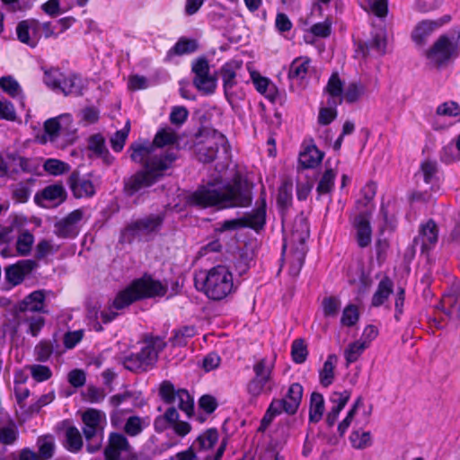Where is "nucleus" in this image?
<instances>
[{"label": "nucleus", "instance_id": "obj_1", "mask_svg": "<svg viewBox=\"0 0 460 460\" xmlns=\"http://www.w3.org/2000/svg\"><path fill=\"white\" fill-rule=\"evenodd\" d=\"M128 151L131 152V160L142 164L143 168L123 180V190L128 197H132L161 181L173 164L172 153L166 155L165 159L159 160L149 144H131Z\"/></svg>", "mask_w": 460, "mask_h": 460}, {"label": "nucleus", "instance_id": "obj_2", "mask_svg": "<svg viewBox=\"0 0 460 460\" xmlns=\"http://www.w3.org/2000/svg\"><path fill=\"white\" fill-rule=\"evenodd\" d=\"M251 189L240 179L221 187L208 183L199 187L190 197L192 205L200 208L217 207L218 208H245L252 204Z\"/></svg>", "mask_w": 460, "mask_h": 460}, {"label": "nucleus", "instance_id": "obj_3", "mask_svg": "<svg viewBox=\"0 0 460 460\" xmlns=\"http://www.w3.org/2000/svg\"><path fill=\"white\" fill-rule=\"evenodd\" d=\"M166 291V285L146 274L142 278L134 280L125 289L119 291L108 310L101 312L102 323H109L118 316V313L114 309H124L135 301L142 298L164 296Z\"/></svg>", "mask_w": 460, "mask_h": 460}, {"label": "nucleus", "instance_id": "obj_4", "mask_svg": "<svg viewBox=\"0 0 460 460\" xmlns=\"http://www.w3.org/2000/svg\"><path fill=\"white\" fill-rule=\"evenodd\" d=\"M195 286L209 299L219 301L234 290L233 275L223 265H217L195 277Z\"/></svg>", "mask_w": 460, "mask_h": 460}, {"label": "nucleus", "instance_id": "obj_5", "mask_svg": "<svg viewBox=\"0 0 460 460\" xmlns=\"http://www.w3.org/2000/svg\"><path fill=\"white\" fill-rule=\"evenodd\" d=\"M45 292L36 290L21 301L14 314V321L17 326L27 325V332L36 337L45 325V319L41 313H45Z\"/></svg>", "mask_w": 460, "mask_h": 460}, {"label": "nucleus", "instance_id": "obj_6", "mask_svg": "<svg viewBox=\"0 0 460 460\" xmlns=\"http://www.w3.org/2000/svg\"><path fill=\"white\" fill-rule=\"evenodd\" d=\"M166 342L159 336H147L144 346L137 353L124 356L120 362L124 367L132 372H146L157 361L158 354L165 348Z\"/></svg>", "mask_w": 460, "mask_h": 460}, {"label": "nucleus", "instance_id": "obj_7", "mask_svg": "<svg viewBox=\"0 0 460 460\" xmlns=\"http://www.w3.org/2000/svg\"><path fill=\"white\" fill-rule=\"evenodd\" d=\"M230 146L226 137L217 130H208L203 135V139L196 146L198 159L204 163H211L216 159L227 161Z\"/></svg>", "mask_w": 460, "mask_h": 460}, {"label": "nucleus", "instance_id": "obj_8", "mask_svg": "<svg viewBox=\"0 0 460 460\" xmlns=\"http://www.w3.org/2000/svg\"><path fill=\"white\" fill-rule=\"evenodd\" d=\"M266 223V199L260 198V204H257L255 209L246 213L243 217L226 220L222 222L220 229L222 231H233L243 227H250L256 231L262 229Z\"/></svg>", "mask_w": 460, "mask_h": 460}, {"label": "nucleus", "instance_id": "obj_9", "mask_svg": "<svg viewBox=\"0 0 460 460\" xmlns=\"http://www.w3.org/2000/svg\"><path fill=\"white\" fill-rule=\"evenodd\" d=\"M274 362L267 358L258 360L252 367L254 376L247 385V391L252 396L257 397L266 390L270 392V384L272 380Z\"/></svg>", "mask_w": 460, "mask_h": 460}, {"label": "nucleus", "instance_id": "obj_10", "mask_svg": "<svg viewBox=\"0 0 460 460\" xmlns=\"http://www.w3.org/2000/svg\"><path fill=\"white\" fill-rule=\"evenodd\" d=\"M191 72L194 74L192 84L199 92L204 95H210L216 92L217 80L210 74V66L205 57L192 62Z\"/></svg>", "mask_w": 460, "mask_h": 460}, {"label": "nucleus", "instance_id": "obj_11", "mask_svg": "<svg viewBox=\"0 0 460 460\" xmlns=\"http://www.w3.org/2000/svg\"><path fill=\"white\" fill-rule=\"evenodd\" d=\"M159 395L168 404L176 403L178 408L190 417L194 411V401L185 389L176 390L169 381H164L159 389Z\"/></svg>", "mask_w": 460, "mask_h": 460}, {"label": "nucleus", "instance_id": "obj_12", "mask_svg": "<svg viewBox=\"0 0 460 460\" xmlns=\"http://www.w3.org/2000/svg\"><path fill=\"white\" fill-rule=\"evenodd\" d=\"M176 140H177V137H176L175 132L172 129L163 128L156 133L153 142L137 141V142H134L133 144H140V145L149 144V145H151L152 151L154 152V154H155L159 157V160L165 159L166 155H168L169 153H172V155L174 156V158H173V162H174L177 158V150L173 147H169L166 150H164L163 147L175 143Z\"/></svg>", "mask_w": 460, "mask_h": 460}, {"label": "nucleus", "instance_id": "obj_13", "mask_svg": "<svg viewBox=\"0 0 460 460\" xmlns=\"http://www.w3.org/2000/svg\"><path fill=\"white\" fill-rule=\"evenodd\" d=\"M303 397V386L299 383H293L285 396L282 399H274L271 402L273 410H280L289 415H294L301 403Z\"/></svg>", "mask_w": 460, "mask_h": 460}, {"label": "nucleus", "instance_id": "obj_14", "mask_svg": "<svg viewBox=\"0 0 460 460\" xmlns=\"http://www.w3.org/2000/svg\"><path fill=\"white\" fill-rule=\"evenodd\" d=\"M438 240V228L434 220L429 219L420 225L419 234L413 239V247H419L421 252L433 248Z\"/></svg>", "mask_w": 460, "mask_h": 460}, {"label": "nucleus", "instance_id": "obj_15", "mask_svg": "<svg viewBox=\"0 0 460 460\" xmlns=\"http://www.w3.org/2000/svg\"><path fill=\"white\" fill-rule=\"evenodd\" d=\"M451 21V15L446 14L437 20H423L414 28L411 38L419 45H423L428 38L437 30Z\"/></svg>", "mask_w": 460, "mask_h": 460}, {"label": "nucleus", "instance_id": "obj_16", "mask_svg": "<svg viewBox=\"0 0 460 460\" xmlns=\"http://www.w3.org/2000/svg\"><path fill=\"white\" fill-rule=\"evenodd\" d=\"M83 218V211L75 209L55 224V234L61 238H75L79 234L78 224Z\"/></svg>", "mask_w": 460, "mask_h": 460}, {"label": "nucleus", "instance_id": "obj_17", "mask_svg": "<svg viewBox=\"0 0 460 460\" xmlns=\"http://www.w3.org/2000/svg\"><path fill=\"white\" fill-rule=\"evenodd\" d=\"M131 447L128 438L122 433L111 432L109 435L108 444L104 448L106 460H121L123 454L129 453Z\"/></svg>", "mask_w": 460, "mask_h": 460}, {"label": "nucleus", "instance_id": "obj_18", "mask_svg": "<svg viewBox=\"0 0 460 460\" xmlns=\"http://www.w3.org/2000/svg\"><path fill=\"white\" fill-rule=\"evenodd\" d=\"M66 198V191L62 184L55 183L45 187L41 191H39L34 196L36 204L41 207H48L49 205H59L65 201Z\"/></svg>", "mask_w": 460, "mask_h": 460}, {"label": "nucleus", "instance_id": "obj_19", "mask_svg": "<svg viewBox=\"0 0 460 460\" xmlns=\"http://www.w3.org/2000/svg\"><path fill=\"white\" fill-rule=\"evenodd\" d=\"M164 217L162 214L150 215L129 224L125 231L132 235H142L153 233L160 228Z\"/></svg>", "mask_w": 460, "mask_h": 460}, {"label": "nucleus", "instance_id": "obj_20", "mask_svg": "<svg viewBox=\"0 0 460 460\" xmlns=\"http://www.w3.org/2000/svg\"><path fill=\"white\" fill-rule=\"evenodd\" d=\"M9 159L12 161V173H28L34 176L41 175V162L39 157H25L17 155H11Z\"/></svg>", "mask_w": 460, "mask_h": 460}, {"label": "nucleus", "instance_id": "obj_21", "mask_svg": "<svg viewBox=\"0 0 460 460\" xmlns=\"http://www.w3.org/2000/svg\"><path fill=\"white\" fill-rule=\"evenodd\" d=\"M35 266L36 263L32 260L19 261L4 269L5 279L12 286H17L23 281L25 276L30 274Z\"/></svg>", "mask_w": 460, "mask_h": 460}, {"label": "nucleus", "instance_id": "obj_22", "mask_svg": "<svg viewBox=\"0 0 460 460\" xmlns=\"http://www.w3.org/2000/svg\"><path fill=\"white\" fill-rule=\"evenodd\" d=\"M68 185L76 199L89 198L95 194L93 181L85 176H81L76 171L70 174Z\"/></svg>", "mask_w": 460, "mask_h": 460}, {"label": "nucleus", "instance_id": "obj_23", "mask_svg": "<svg viewBox=\"0 0 460 460\" xmlns=\"http://www.w3.org/2000/svg\"><path fill=\"white\" fill-rule=\"evenodd\" d=\"M242 61L230 60L220 68V75L223 80L224 93L228 101L232 98L233 88L237 84L236 76L238 70L241 69Z\"/></svg>", "mask_w": 460, "mask_h": 460}, {"label": "nucleus", "instance_id": "obj_24", "mask_svg": "<svg viewBox=\"0 0 460 460\" xmlns=\"http://www.w3.org/2000/svg\"><path fill=\"white\" fill-rule=\"evenodd\" d=\"M73 122L70 114H62L55 118L49 119L44 123V131L50 142H54L63 133L69 130Z\"/></svg>", "mask_w": 460, "mask_h": 460}, {"label": "nucleus", "instance_id": "obj_25", "mask_svg": "<svg viewBox=\"0 0 460 460\" xmlns=\"http://www.w3.org/2000/svg\"><path fill=\"white\" fill-rule=\"evenodd\" d=\"M356 228V239L360 248L368 246L372 240V229L369 223V214L362 212L354 219Z\"/></svg>", "mask_w": 460, "mask_h": 460}, {"label": "nucleus", "instance_id": "obj_26", "mask_svg": "<svg viewBox=\"0 0 460 460\" xmlns=\"http://www.w3.org/2000/svg\"><path fill=\"white\" fill-rule=\"evenodd\" d=\"M360 49L364 55L383 56L386 49V32L379 29L372 34V39L361 44Z\"/></svg>", "mask_w": 460, "mask_h": 460}, {"label": "nucleus", "instance_id": "obj_27", "mask_svg": "<svg viewBox=\"0 0 460 460\" xmlns=\"http://www.w3.org/2000/svg\"><path fill=\"white\" fill-rule=\"evenodd\" d=\"M64 350L56 338L52 340H42L34 348L36 360L47 362L52 354L61 355Z\"/></svg>", "mask_w": 460, "mask_h": 460}, {"label": "nucleus", "instance_id": "obj_28", "mask_svg": "<svg viewBox=\"0 0 460 460\" xmlns=\"http://www.w3.org/2000/svg\"><path fill=\"white\" fill-rule=\"evenodd\" d=\"M88 148L93 154L102 160V163L109 166L113 161L114 157L110 154L105 145V138L102 134L92 135L88 139Z\"/></svg>", "mask_w": 460, "mask_h": 460}, {"label": "nucleus", "instance_id": "obj_29", "mask_svg": "<svg viewBox=\"0 0 460 460\" xmlns=\"http://www.w3.org/2000/svg\"><path fill=\"white\" fill-rule=\"evenodd\" d=\"M35 182L36 179L31 177L11 184L9 189L12 199L17 203H26L32 193V187Z\"/></svg>", "mask_w": 460, "mask_h": 460}, {"label": "nucleus", "instance_id": "obj_30", "mask_svg": "<svg viewBox=\"0 0 460 460\" xmlns=\"http://www.w3.org/2000/svg\"><path fill=\"white\" fill-rule=\"evenodd\" d=\"M394 292L393 280L385 276L377 285V288L371 298V305L373 307H379L388 300L389 296Z\"/></svg>", "mask_w": 460, "mask_h": 460}, {"label": "nucleus", "instance_id": "obj_31", "mask_svg": "<svg viewBox=\"0 0 460 460\" xmlns=\"http://www.w3.org/2000/svg\"><path fill=\"white\" fill-rule=\"evenodd\" d=\"M84 87L85 84L81 76L69 74L64 75L59 91L65 95L80 96L83 94Z\"/></svg>", "mask_w": 460, "mask_h": 460}, {"label": "nucleus", "instance_id": "obj_32", "mask_svg": "<svg viewBox=\"0 0 460 460\" xmlns=\"http://www.w3.org/2000/svg\"><path fill=\"white\" fill-rule=\"evenodd\" d=\"M293 200V183L290 181H285L279 188V193L277 197V204L279 213L282 217L288 212V208L292 205Z\"/></svg>", "mask_w": 460, "mask_h": 460}, {"label": "nucleus", "instance_id": "obj_33", "mask_svg": "<svg viewBox=\"0 0 460 460\" xmlns=\"http://www.w3.org/2000/svg\"><path fill=\"white\" fill-rule=\"evenodd\" d=\"M323 155L315 146H311L300 154L299 163L303 168H314L322 162Z\"/></svg>", "mask_w": 460, "mask_h": 460}, {"label": "nucleus", "instance_id": "obj_34", "mask_svg": "<svg viewBox=\"0 0 460 460\" xmlns=\"http://www.w3.org/2000/svg\"><path fill=\"white\" fill-rule=\"evenodd\" d=\"M198 49L195 40L181 38L166 54V59L170 60L173 56H181L193 53Z\"/></svg>", "mask_w": 460, "mask_h": 460}, {"label": "nucleus", "instance_id": "obj_35", "mask_svg": "<svg viewBox=\"0 0 460 460\" xmlns=\"http://www.w3.org/2000/svg\"><path fill=\"white\" fill-rule=\"evenodd\" d=\"M337 356L334 354H330L323 363L322 369L319 371V380L320 384L324 386H330L334 381V369L337 363Z\"/></svg>", "mask_w": 460, "mask_h": 460}, {"label": "nucleus", "instance_id": "obj_36", "mask_svg": "<svg viewBox=\"0 0 460 460\" xmlns=\"http://www.w3.org/2000/svg\"><path fill=\"white\" fill-rule=\"evenodd\" d=\"M324 411V399L323 394L314 392L310 398L309 420L317 423L321 420Z\"/></svg>", "mask_w": 460, "mask_h": 460}, {"label": "nucleus", "instance_id": "obj_37", "mask_svg": "<svg viewBox=\"0 0 460 460\" xmlns=\"http://www.w3.org/2000/svg\"><path fill=\"white\" fill-rule=\"evenodd\" d=\"M310 58L300 57L293 60L289 66L288 77L290 79H304L310 67Z\"/></svg>", "mask_w": 460, "mask_h": 460}, {"label": "nucleus", "instance_id": "obj_38", "mask_svg": "<svg viewBox=\"0 0 460 460\" xmlns=\"http://www.w3.org/2000/svg\"><path fill=\"white\" fill-rule=\"evenodd\" d=\"M84 438L87 441V450L90 453H94L101 448L102 441V431L99 432V429L96 427H85L83 428Z\"/></svg>", "mask_w": 460, "mask_h": 460}, {"label": "nucleus", "instance_id": "obj_39", "mask_svg": "<svg viewBox=\"0 0 460 460\" xmlns=\"http://www.w3.org/2000/svg\"><path fill=\"white\" fill-rule=\"evenodd\" d=\"M38 22L34 20H25L20 22L16 27L18 40L31 47H35L36 42L31 39L30 31H35Z\"/></svg>", "mask_w": 460, "mask_h": 460}, {"label": "nucleus", "instance_id": "obj_40", "mask_svg": "<svg viewBox=\"0 0 460 460\" xmlns=\"http://www.w3.org/2000/svg\"><path fill=\"white\" fill-rule=\"evenodd\" d=\"M341 104V100H333L328 99L327 105L328 107H323L320 109L318 115V122L321 125H329L332 120H334L337 117V106Z\"/></svg>", "mask_w": 460, "mask_h": 460}, {"label": "nucleus", "instance_id": "obj_41", "mask_svg": "<svg viewBox=\"0 0 460 460\" xmlns=\"http://www.w3.org/2000/svg\"><path fill=\"white\" fill-rule=\"evenodd\" d=\"M343 82L341 80L338 73H333L328 80L324 92L328 93V99L343 101Z\"/></svg>", "mask_w": 460, "mask_h": 460}, {"label": "nucleus", "instance_id": "obj_42", "mask_svg": "<svg viewBox=\"0 0 460 460\" xmlns=\"http://www.w3.org/2000/svg\"><path fill=\"white\" fill-rule=\"evenodd\" d=\"M66 448L70 452L76 453L83 447V439L78 429L72 426L66 430Z\"/></svg>", "mask_w": 460, "mask_h": 460}, {"label": "nucleus", "instance_id": "obj_43", "mask_svg": "<svg viewBox=\"0 0 460 460\" xmlns=\"http://www.w3.org/2000/svg\"><path fill=\"white\" fill-rule=\"evenodd\" d=\"M37 445L39 447L38 456L40 460H49L54 456L56 446L51 436L39 438Z\"/></svg>", "mask_w": 460, "mask_h": 460}, {"label": "nucleus", "instance_id": "obj_44", "mask_svg": "<svg viewBox=\"0 0 460 460\" xmlns=\"http://www.w3.org/2000/svg\"><path fill=\"white\" fill-rule=\"evenodd\" d=\"M42 167L45 172L54 176L61 175L70 171V165L68 164L55 158L45 160Z\"/></svg>", "mask_w": 460, "mask_h": 460}, {"label": "nucleus", "instance_id": "obj_45", "mask_svg": "<svg viewBox=\"0 0 460 460\" xmlns=\"http://www.w3.org/2000/svg\"><path fill=\"white\" fill-rule=\"evenodd\" d=\"M146 423L139 416H130L127 419L123 430L129 437H137L146 428Z\"/></svg>", "mask_w": 460, "mask_h": 460}, {"label": "nucleus", "instance_id": "obj_46", "mask_svg": "<svg viewBox=\"0 0 460 460\" xmlns=\"http://www.w3.org/2000/svg\"><path fill=\"white\" fill-rule=\"evenodd\" d=\"M365 86L361 83H349L343 92L342 98L348 103H354L361 98L365 93Z\"/></svg>", "mask_w": 460, "mask_h": 460}, {"label": "nucleus", "instance_id": "obj_47", "mask_svg": "<svg viewBox=\"0 0 460 460\" xmlns=\"http://www.w3.org/2000/svg\"><path fill=\"white\" fill-rule=\"evenodd\" d=\"M367 348V343L361 342V340L350 343L344 351L347 365L356 362Z\"/></svg>", "mask_w": 460, "mask_h": 460}, {"label": "nucleus", "instance_id": "obj_48", "mask_svg": "<svg viewBox=\"0 0 460 460\" xmlns=\"http://www.w3.org/2000/svg\"><path fill=\"white\" fill-rule=\"evenodd\" d=\"M336 172L332 169H326L318 182L316 191L318 195L328 194L332 190Z\"/></svg>", "mask_w": 460, "mask_h": 460}, {"label": "nucleus", "instance_id": "obj_49", "mask_svg": "<svg viewBox=\"0 0 460 460\" xmlns=\"http://www.w3.org/2000/svg\"><path fill=\"white\" fill-rule=\"evenodd\" d=\"M64 74L58 68L45 70L43 81L46 85L54 91H59Z\"/></svg>", "mask_w": 460, "mask_h": 460}, {"label": "nucleus", "instance_id": "obj_50", "mask_svg": "<svg viewBox=\"0 0 460 460\" xmlns=\"http://www.w3.org/2000/svg\"><path fill=\"white\" fill-rule=\"evenodd\" d=\"M33 243V234H31L29 231H23L19 234L16 241L17 252L22 256L28 255L31 250Z\"/></svg>", "mask_w": 460, "mask_h": 460}, {"label": "nucleus", "instance_id": "obj_51", "mask_svg": "<svg viewBox=\"0 0 460 460\" xmlns=\"http://www.w3.org/2000/svg\"><path fill=\"white\" fill-rule=\"evenodd\" d=\"M129 130L130 124L129 121H127L125 127L122 129L116 131L111 137V146L115 152H120L123 149Z\"/></svg>", "mask_w": 460, "mask_h": 460}, {"label": "nucleus", "instance_id": "obj_52", "mask_svg": "<svg viewBox=\"0 0 460 460\" xmlns=\"http://www.w3.org/2000/svg\"><path fill=\"white\" fill-rule=\"evenodd\" d=\"M443 306L447 307L446 314L449 317L460 321V297L456 296L444 297Z\"/></svg>", "mask_w": 460, "mask_h": 460}, {"label": "nucleus", "instance_id": "obj_53", "mask_svg": "<svg viewBox=\"0 0 460 460\" xmlns=\"http://www.w3.org/2000/svg\"><path fill=\"white\" fill-rule=\"evenodd\" d=\"M307 348L302 339H296L293 341L291 347V355L293 360L297 364H302L307 358Z\"/></svg>", "mask_w": 460, "mask_h": 460}, {"label": "nucleus", "instance_id": "obj_54", "mask_svg": "<svg viewBox=\"0 0 460 460\" xmlns=\"http://www.w3.org/2000/svg\"><path fill=\"white\" fill-rule=\"evenodd\" d=\"M322 307L325 317H335L341 308V300L336 296L324 297Z\"/></svg>", "mask_w": 460, "mask_h": 460}, {"label": "nucleus", "instance_id": "obj_55", "mask_svg": "<svg viewBox=\"0 0 460 460\" xmlns=\"http://www.w3.org/2000/svg\"><path fill=\"white\" fill-rule=\"evenodd\" d=\"M218 439V433L217 429H208L203 434L199 435L196 442L200 449H208L211 448L217 441Z\"/></svg>", "mask_w": 460, "mask_h": 460}, {"label": "nucleus", "instance_id": "obj_56", "mask_svg": "<svg viewBox=\"0 0 460 460\" xmlns=\"http://www.w3.org/2000/svg\"><path fill=\"white\" fill-rule=\"evenodd\" d=\"M0 87L12 97H16L22 93L19 83L10 75L0 78Z\"/></svg>", "mask_w": 460, "mask_h": 460}, {"label": "nucleus", "instance_id": "obj_57", "mask_svg": "<svg viewBox=\"0 0 460 460\" xmlns=\"http://www.w3.org/2000/svg\"><path fill=\"white\" fill-rule=\"evenodd\" d=\"M358 319L359 313L357 305H349L343 309L341 323L344 326L351 327L358 323Z\"/></svg>", "mask_w": 460, "mask_h": 460}, {"label": "nucleus", "instance_id": "obj_58", "mask_svg": "<svg viewBox=\"0 0 460 460\" xmlns=\"http://www.w3.org/2000/svg\"><path fill=\"white\" fill-rule=\"evenodd\" d=\"M18 437V429L13 424L0 428V443L4 445H13L16 442Z\"/></svg>", "mask_w": 460, "mask_h": 460}, {"label": "nucleus", "instance_id": "obj_59", "mask_svg": "<svg viewBox=\"0 0 460 460\" xmlns=\"http://www.w3.org/2000/svg\"><path fill=\"white\" fill-rule=\"evenodd\" d=\"M439 159L442 163L449 164L460 160V153L456 150L453 143H449L444 146L440 150Z\"/></svg>", "mask_w": 460, "mask_h": 460}, {"label": "nucleus", "instance_id": "obj_60", "mask_svg": "<svg viewBox=\"0 0 460 460\" xmlns=\"http://www.w3.org/2000/svg\"><path fill=\"white\" fill-rule=\"evenodd\" d=\"M420 170L424 181L428 184L432 183L438 173V164L436 161L427 159L421 163Z\"/></svg>", "mask_w": 460, "mask_h": 460}, {"label": "nucleus", "instance_id": "obj_61", "mask_svg": "<svg viewBox=\"0 0 460 460\" xmlns=\"http://www.w3.org/2000/svg\"><path fill=\"white\" fill-rule=\"evenodd\" d=\"M353 447L358 449L365 448L371 444V436L369 432L354 431L349 437Z\"/></svg>", "mask_w": 460, "mask_h": 460}, {"label": "nucleus", "instance_id": "obj_62", "mask_svg": "<svg viewBox=\"0 0 460 460\" xmlns=\"http://www.w3.org/2000/svg\"><path fill=\"white\" fill-rule=\"evenodd\" d=\"M31 375L37 382H43L52 376L50 368L44 365H32L30 367Z\"/></svg>", "mask_w": 460, "mask_h": 460}, {"label": "nucleus", "instance_id": "obj_63", "mask_svg": "<svg viewBox=\"0 0 460 460\" xmlns=\"http://www.w3.org/2000/svg\"><path fill=\"white\" fill-rule=\"evenodd\" d=\"M0 119L13 121L16 119V111L13 103L5 99L0 100Z\"/></svg>", "mask_w": 460, "mask_h": 460}, {"label": "nucleus", "instance_id": "obj_64", "mask_svg": "<svg viewBox=\"0 0 460 460\" xmlns=\"http://www.w3.org/2000/svg\"><path fill=\"white\" fill-rule=\"evenodd\" d=\"M350 398V393L347 390L343 392H334L330 397V402L338 411H341Z\"/></svg>", "mask_w": 460, "mask_h": 460}]
</instances>
